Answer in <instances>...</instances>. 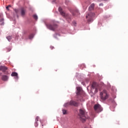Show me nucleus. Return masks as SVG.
Wrapping results in <instances>:
<instances>
[{"label":"nucleus","instance_id":"obj_29","mask_svg":"<svg viewBox=\"0 0 128 128\" xmlns=\"http://www.w3.org/2000/svg\"><path fill=\"white\" fill-rule=\"evenodd\" d=\"M104 2H107V0H104Z\"/></svg>","mask_w":128,"mask_h":128},{"label":"nucleus","instance_id":"obj_27","mask_svg":"<svg viewBox=\"0 0 128 128\" xmlns=\"http://www.w3.org/2000/svg\"><path fill=\"white\" fill-rule=\"evenodd\" d=\"M73 24H76V22H73Z\"/></svg>","mask_w":128,"mask_h":128},{"label":"nucleus","instance_id":"obj_15","mask_svg":"<svg viewBox=\"0 0 128 128\" xmlns=\"http://www.w3.org/2000/svg\"><path fill=\"white\" fill-rule=\"evenodd\" d=\"M6 38L8 40V42H10V40H12V36H8L6 37Z\"/></svg>","mask_w":128,"mask_h":128},{"label":"nucleus","instance_id":"obj_8","mask_svg":"<svg viewBox=\"0 0 128 128\" xmlns=\"http://www.w3.org/2000/svg\"><path fill=\"white\" fill-rule=\"evenodd\" d=\"M70 106H78V103L74 100L70 101Z\"/></svg>","mask_w":128,"mask_h":128},{"label":"nucleus","instance_id":"obj_23","mask_svg":"<svg viewBox=\"0 0 128 128\" xmlns=\"http://www.w3.org/2000/svg\"><path fill=\"white\" fill-rule=\"evenodd\" d=\"M34 124L35 126H38V122H36Z\"/></svg>","mask_w":128,"mask_h":128},{"label":"nucleus","instance_id":"obj_6","mask_svg":"<svg viewBox=\"0 0 128 128\" xmlns=\"http://www.w3.org/2000/svg\"><path fill=\"white\" fill-rule=\"evenodd\" d=\"M58 11L60 12L61 16H64V18H68V14H66V12L62 11V8L60 7L58 8Z\"/></svg>","mask_w":128,"mask_h":128},{"label":"nucleus","instance_id":"obj_7","mask_svg":"<svg viewBox=\"0 0 128 128\" xmlns=\"http://www.w3.org/2000/svg\"><path fill=\"white\" fill-rule=\"evenodd\" d=\"M47 28H49V30H56V29L58 28V26H56V24H48Z\"/></svg>","mask_w":128,"mask_h":128},{"label":"nucleus","instance_id":"obj_21","mask_svg":"<svg viewBox=\"0 0 128 128\" xmlns=\"http://www.w3.org/2000/svg\"><path fill=\"white\" fill-rule=\"evenodd\" d=\"M38 120H40V118L38 116H36V122H38Z\"/></svg>","mask_w":128,"mask_h":128},{"label":"nucleus","instance_id":"obj_2","mask_svg":"<svg viewBox=\"0 0 128 128\" xmlns=\"http://www.w3.org/2000/svg\"><path fill=\"white\" fill-rule=\"evenodd\" d=\"M79 116L80 118V120L82 122H84L88 118L86 116V111L84 109H80V114Z\"/></svg>","mask_w":128,"mask_h":128},{"label":"nucleus","instance_id":"obj_9","mask_svg":"<svg viewBox=\"0 0 128 128\" xmlns=\"http://www.w3.org/2000/svg\"><path fill=\"white\" fill-rule=\"evenodd\" d=\"M0 70L6 74V70H8V68L6 66H0Z\"/></svg>","mask_w":128,"mask_h":128},{"label":"nucleus","instance_id":"obj_24","mask_svg":"<svg viewBox=\"0 0 128 128\" xmlns=\"http://www.w3.org/2000/svg\"><path fill=\"white\" fill-rule=\"evenodd\" d=\"M100 6H104V4L102 3H101L99 4Z\"/></svg>","mask_w":128,"mask_h":128},{"label":"nucleus","instance_id":"obj_31","mask_svg":"<svg viewBox=\"0 0 128 128\" xmlns=\"http://www.w3.org/2000/svg\"><path fill=\"white\" fill-rule=\"evenodd\" d=\"M54 2H56V0H54Z\"/></svg>","mask_w":128,"mask_h":128},{"label":"nucleus","instance_id":"obj_25","mask_svg":"<svg viewBox=\"0 0 128 128\" xmlns=\"http://www.w3.org/2000/svg\"><path fill=\"white\" fill-rule=\"evenodd\" d=\"M50 48L51 50H54V47L53 46H50Z\"/></svg>","mask_w":128,"mask_h":128},{"label":"nucleus","instance_id":"obj_28","mask_svg":"<svg viewBox=\"0 0 128 128\" xmlns=\"http://www.w3.org/2000/svg\"><path fill=\"white\" fill-rule=\"evenodd\" d=\"M8 6V8H10V6H12L10 5H8V6Z\"/></svg>","mask_w":128,"mask_h":128},{"label":"nucleus","instance_id":"obj_13","mask_svg":"<svg viewBox=\"0 0 128 128\" xmlns=\"http://www.w3.org/2000/svg\"><path fill=\"white\" fill-rule=\"evenodd\" d=\"M92 88H95V90L96 92H98V88H96V83L95 82L92 83Z\"/></svg>","mask_w":128,"mask_h":128},{"label":"nucleus","instance_id":"obj_19","mask_svg":"<svg viewBox=\"0 0 128 128\" xmlns=\"http://www.w3.org/2000/svg\"><path fill=\"white\" fill-rule=\"evenodd\" d=\"M62 112H63V114H66V110H63Z\"/></svg>","mask_w":128,"mask_h":128},{"label":"nucleus","instance_id":"obj_16","mask_svg":"<svg viewBox=\"0 0 128 128\" xmlns=\"http://www.w3.org/2000/svg\"><path fill=\"white\" fill-rule=\"evenodd\" d=\"M68 106H70V102H67V103H66V104H64V106H66V107Z\"/></svg>","mask_w":128,"mask_h":128},{"label":"nucleus","instance_id":"obj_3","mask_svg":"<svg viewBox=\"0 0 128 128\" xmlns=\"http://www.w3.org/2000/svg\"><path fill=\"white\" fill-rule=\"evenodd\" d=\"M76 98H78V100H80L82 102V94H84V90L82 88L80 87L76 88Z\"/></svg>","mask_w":128,"mask_h":128},{"label":"nucleus","instance_id":"obj_26","mask_svg":"<svg viewBox=\"0 0 128 128\" xmlns=\"http://www.w3.org/2000/svg\"><path fill=\"white\" fill-rule=\"evenodd\" d=\"M6 9L8 10V6H7L6 7Z\"/></svg>","mask_w":128,"mask_h":128},{"label":"nucleus","instance_id":"obj_17","mask_svg":"<svg viewBox=\"0 0 128 128\" xmlns=\"http://www.w3.org/2000/svg\"><path fill=\"white\" fill-rule=\"evenodd\" d=\"M0 24H4V18H2L0 20Z\"/></svg>","mask_w":128,"mask_h":128},{"label":"nucleus","instance_id":"obj_1","mask_svg":"<svg viewBox=\"0 0 128 128\" xmlns=\"http://www.w3.org/2000/svg\"><path fill=\"white\" fill-rule=\"evenodd\" d=\"M94 4H92L88 8L89 12L87 13V15L86 16V18L88 22H92V18L94 17V13L90 12V10H94Z\"/></svg>","mask_w":128,"mask_h":128},{"label":"nucleus","instance_id":"obj_18","mask_svg":"<svg viewBox=\"0 0 128 128\" xmlns=\"http://www.w3.org/2000/svg\"><path fill=\"white\" fill-rule=\"evenodd\" d=\"M33 18H34V20H38V16H36V14H34L33 16Z\"/></svg>","mask_w":128,"mask_h":128},{"label":"nucleus","instance_id":"obj_14","mask_svg":"<svg viewBox=\"0 0 128 128\" xmlns=\"http://www.w3.org/2000/svg\"><path fill=\"white\" fill-rule=\"evenodd\" d=\"M78 14H80V12L78 10H76L74 12L72 13L73 16H78Z\"/></svg>","mask_w":128,"mask_h":128},{"label":"nucleus","instance_id":"obj_30","mask_svg":"<svg viewBox=\"0 0 128 128\" xmlns=\"http://www.w3.org/2000/svg\"><path fill=\"white\" fill-rule=\"evenodd\" d=\"M0 18H2V14H0Z\"/></svg>","mask_w":128,"mask_h":128},{"label":"nucleus","instance_id":"obj_10","mask_svg":"<svg viewBox=\"0 0 128 128\" xmlns=\"http://www.w3.org/2000/svg\"><path fill=\"white\" fill-rule=\"evenodd\" d=\"M2 80L4 82H6V80H8V76L6 75H2Z\"/></svg>","mask_w":128,"mask_h":128},{"label":"nucleus","instance_id":"obj_4","mask_svg":"<svg viewBox=\"0 0 128 128\" xmlns=\"http://www.w3.org/2000/svg\"><path fill=\"white\" fill-rule=\"evenodd\" d=\"M110 95L108 94L106 90H103L102 92H100V98L102 100H106L108 98Z\"/></svg>","mask_w":128,"mask_h":128},{"label":"nucleus","instance_id":"obj_22","mask_svg":"<svg viewBox=\"0 0 128 128\" xmlns=\"http://www.w3.org/2000/svg\"><path fill=\"white\" fill-rule=\"evenodd\" d=\"M14 12H16V14H18V9H15Z\"/></svg>","mask_w":128,"mask_h":128},{"label":"nucleus","instance_id":"obj_11","mask_svg":"<svg viewBox=\"0 0 128 128\" xmlns=\"http://www.w3.org/2000/svg\"><path fill=\"white\" fill-rule=\"evenodd\" d=\"M24 14H26V10L24 8L21 9V16H24Z\"/></svg>","mask_w":128,"mask_h":128},{"label":"nucleus","instance_id":"obj_12","mask_svg":"<svg viewBox=\"0 0 128 128\" xmlns=\"http://www.w3.org/2000/svg\"><path fill=\"white\" fill-rule=\"evenodd\" d=\"M12 76H16L18 78V74L16 72H12L11 74Z\"/></svg>","mask_w":128,"mask_h":128},{"label":"nucleus","instance_id":"obj_5","mask_svg":"<svg viewBox=\"0 0 128 128\" xmlns=\"http://www.w3.org/2000/svg\"><path fill=\"white\" fill-rule=\"evenodd\" d=\"M94 110L96 112H100L102 110V108L99 104H96L94 106Z\"/></svg>","mask_w":128,"mask_h":128},{"label":"nucleus","instance_id":"obj_20","mask_svg":"<svg viewBox=\"0 0 128 128\" xmlns=\"http://www.w3.org/2000/svg\"><path fill=\"white\" fill-rule=\"evenodd\" d=\"M32 38H34V34H30L29 36V38L30 40H32Z\"/></svg>","mask_w":128,"mask_h":128}]
</instances>
